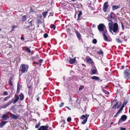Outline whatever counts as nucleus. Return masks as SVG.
<instances>
[{"label":"nucleus","instance_id":"obj_54","mask_svg":"<svg viewBox=\"0 0 130 130\" xmlns=\"http://www.w3.org/2000/svg\"><path fill=\"white\" fill-rule=\"evenodd\" d=\"M38 64V63H37V62H36V61H34L33 62V65H34V64Z\"/></svg>","mask_w":130,"mask_h":130},{"label":"nucleus","instance_id":"obj_47","mask_svg":"<svg viewBox=\"0 0 130 130\" xmlns=\"http://www.w3.org/2000/svg\"><path fill=\"white\" fill-rule=\"evenodd\" d=\"M8 94V92L7 91H4V95H7Z\"/></svg>","mask_w":130,"mask_h":130},{"label":"nucleus","instance_id":"obj_38","mask_svg":"<svg viewBox=\"0 0 130 130\" xmlns=\"http://www.w3.org/2000/svg\"><path fill=\"white\" fill-rule=\"evenodd\" d=\"M97 42V40L95 39H93L92 41V42L94 44H96V43Z\"/></svg>","mask_w":130,"mask_h":130},{"label":"nucleus","instance_id":"obj_28","mask_svg":"<svg viewBox=\"0 0 130 130\" xmlns=\"http://www.w3.org/2000/svg\"><path fill=\"white\" fill-rule=\"evenodd\" d=\"M31 19H29L28 20V21L29 22H28V23L30 25V26H32V23H34V21H34V20H31L30 21Z\"/></svg>","mask_w":130,"mask_h":130},{"label":"nucleus","instance_id":"obj_50","mask_svg":"<svg viewBox=\"0 0 130 130\" xmlns=\"http://www.w3.org/2000/svg\"><path fill=\"white\" fill-rule=\"evenodd\" d=\"M37 23L39 24H40L41 23V22L40 20H38Z\"/></svg>","mask_w":130,"mask_h":130},{"label":"nucleus","instance_id":"obj_14","mask_svg":"<svg viewBox=\"0 0 130 130\" xmlns=\"http://www.w3.org/2000/svg\"><path fill=\"white\" fill-rule=\"evenodd\" d=\"M109 21L110 22L108 23L109 28V31L111 32V29H112V27H113L112 22L111 20H109Z\"/></svg>","mask_w":130,"mask_h":130},{"label":"nucleus","instance_id":"obj_49","mask_svg":"<svg viewBox=\"0 0 130 130\" xmlns=\"http://www.w3.org/2000/svg\"><path fill=\"white\" fill-rule=\"evenodd\" d=\"M83 88V86H81L79 88V90H82Z\"/></svg>","mask_w":130,"mask_h":130},{"label":"nucleus","instance_id":"obj_24","mask_svg":"<svg viewBox=\"0 0 130 130\" xmlns=\"http://www.w3.org/2000/svg\"><path fill=\"white\" fill-rule=\"evenodd\" d=\"M20 97V100H22L24 98V95L22 93H21L18 96Z\"/></svg>","mask_w":130,"mask_h":130},{"label":"nucleus","instance_id":"obj_33","mask_svg":"<svg viewBox=\"0 0 130 130\" xmlns=\"http://www.w3.org/2000/svg\"><path fill=\"white\" fill-rule=\"evenodd\" d=\"M48 12L45 11L43 12L42 15L44 18H45Z\"/></svg>","mask_w":130,"mask_h":130},{"label":"nucleus","instance_id":"obj_9","mask_svg":"<svg viewBox=\"0 0 130 130\" xmlns=\"http://www.w3.org/2000/svg\"><path fill=\"white\" fill-rule=\"evenodd\" d=\"M12 103V100H10L7 103L1 106V108H6Z\"/></svg>","mask_w":130,"mask_h":130},{"label":"nucleus","instance_id":"obj_19","mask_svg":"<svg viewBox=\"0 0 130 130\" xmlns=\"http://www.w3.org/2000/svg\"><path fill=\"white\" fill-rule=\"evenodd\" d=\"M13 79V77L12 76H11L9 79V81L8 82L9 84L12 86H13V84L12 83V82H13V81H12Z\"/></svg>","mask_w":130,"mask_h":130},{"label":"nucleus","instance_id":"obj_32","mask_svg":"<svg viewBox=\"0 0 130 130\" xmlns=\"http://www.w3.org/2000/svg\"><path fill=\"white\" fill-rule=\"evenodd\" d=\"M102 91L105 94H109V93L107 90L104 89H102Z\"/></svg>","mask_w":130,"mask_h":130},{"label":"nucleus","instance_id":"obj_26","mask_svg":"<svg viewBox=\"0 0 130 130\" xmlns=\"http://www.w3.org/2000/svg\"><path fill=\"white\" fill-rule=\"evenodd\" d=\"M91 78L94 80H98L99 81L100 79V78L99 77L95 76H94L92 77H91Z\"/></svg>","mask_w":130,"mask_h":130},{"label":"nucleus","instance_id":"obj_10","mask_svg":"<svg viewBox=\"0 0 130 130\" xmlns=\"http://www.w3.org/2000/svg\"><path fill=\"white\" fill-rule=\"evenodd\" d=\"M14 98V99L12 100V103L13 104H15L18 101V100L19 99V98L18 95L17 94H16L15 95Z\"/></svg>","mask_w":130,"mask_h":130},{"label":"nucleus","instance_id":"obj_22","mask_svg":"<svg viewBox=\"0 0 130 130\" xmlns=\"http://www.w3.org/2000/svg\"><path fill=\"white\" fill-rule=\"evenodd\" d=\"M7 121H3L0 123V127H2L3 126L5 125L7 123Z\"/></svg>","mask_w":130,"mask_h":130},{"label":"nucleus","instance_id":"obj_63","mask_svg":"<svg viewBox=\"0 0 130 130\" xmlns=\"http://www.w3.org/2000/svg\"><path fill=\"white\" fill-rule=\"evenodd\" d=\"M70 99H69V100L70 101H72V99H71V96H70Z\"/></svg>","mask_w":130,"mask_h":130},{"label":"nucleus","instance_id":"obj_51","mask_svg":"<svg viewBox=\"0 0 130 130\" xmlns=\"http://www.w3.org/2000/svg\"><path fill=\"white\" fill-rule=\"evenodd\" d=\"M61 123H62L63 124L64 123H66L65 122V121L64 120H62L61 122Z\"/></svg>","mask_w":130,"mask_h":130},{"label":"nucleus","instance_id":"obj_35","mask_svg":"<svg viewBox=\"0 0 130 130\" xmlns=\"http://www.w3.org/2000/svg\"><path fill=\"white\" fill-rule=\"evenodd\" d=\"M86 118V115H82V116H81L80 117V119H84L85 118Z\"/></svg>","mask_w":130,"mask_h":130},{"label":"nucleus","instance_id":"obj_58","mask_svg":"<svg viewBox=\"0 0 130 130\" xmlns=\"http://www.w3.org/2000/svg\"><path fill=\"white\" fill-rule=\"evenodd\" d=\"M128 2V4L129 7H130V0H129V1H127Z\"/></svg>","mask_w":130,"mask_h":130},{"label":"nucleus","instance_id":"obj_43","mask_svg":"<svg viewBox=\"0 0 130 130\" xmlns=\"http://www.w3.org/2000/svg\"><path fill=\"white\" fill-rule=\"evenodd\" d=\"M128 102V100L126 99L125 100H124L123 103L125 105H126L127 103Z\"/></svg>","mask_w":130,"mask_h":130},{"label":"nucleus","instance_id":"obj_57","mask_svg":"<svg viewBox=\"0 0 130 130\" xmlns=\"http://www.w3.org/2000/svg\"><path fill=\"white\" fill-rule=\"evenodd\" d=\"M39 95H38V96H36L37 97H38V98H37V100L39 101V97L38 96Z\"/></svg>","mask_w":130,"mask_h":130},{"label":"nucleus","instance_id":"obj_29","mask_svg":"<svg viewBox=\"0 0 130 130\" xmlns=\"http://www.w3.org/2000/svg\"><path fill=\"white\" fill-rule=\"evenodd\" d=\"M19 85H20V84L19 83H18L17 88V92H16L17 93V94H18V95L20 91V88L19 86Z\"/></svg>","mask_w":130,"mask_h":130},{"label":"nucleus","instance_id":"obj_64","mask_svg":"<svg viewBox=\"0 0 130 130\" xmlns=\"http://www.w3.org/2000/svg\"><path fill=\"white\" fill-rule=\"evenodd\" d=\"M123 108H122L121 107L119 109H120V110H123Z\"/></svg>","mask_w":130,"mask_h":130},{"label":"nucleus","instance_id":"obj_8","mask_svg":"<svg viewBox=\"0 0 130 130\" xmlns=\"http://www.w3.org/2000/svg\"><path fill=\"white\" fill-rule=\"evenodd\" d=\"M48 125L47 124L45 126H41L37 130H48Z\"/></svg>","mask_w":130,"mask_h":130},{"label":"nucleus","instance_id":"obj_21","mask_svg":"<svg viewBox=\"0 0 130 130\" xmlns=\"http://www.w3.org/2000/svg\"><path fill=\"white\" fill-rule=\"evenodd\" d=\"M98 72L96 68H95V69H93L91 70V74H96V73Z\"/></svg>","mask_w":130,"mask_h":130},{"label":"nucleus","instance_id":"obj_23","mask_svg":"<svg viewBox=\"0 0 130 130\" xmlns=\"http://www.w3.org/2000/svg\"><path fill=\"white\" fill-rule=\"evenodd\" d=\"M70 59L69 60V62L70 64H72L75 62V58L72 59H71L70 58H69Z\"/></svg>","mask_w":130,"mask_h":130},{"label":"nucleus","instance_id":"obj_36","mask_svg":"<svg viewBox=\"0 0 130 130\" xmlns=\"http://www.w3.org/2000/svg\"><path fill=\"white\" fill-rule=\"evenodd\" d=\"M17 27V26H16L14 25L12 27V28L10 32H11L14 30V28H16Z\"/></svg>","mask_w":130,"mask_h":130},{"label":"nucleus","instance_id":"obj_17","mask_svg":"<svg viewBox=\"0 0 130 130\" xmlns=\"http://www.w3.org/2000/svg\"><path fill=\"white\" fill-rule=\"evenodd\" d=\"M106 31H105L104 32H102V34L103 36L104 40L106 41H108V38L106 35Z\"/></svg>","mask_w":130,"mask_h":130},{"label":"nucleus","instance_id":"obj_41","mask_svg":"<svg viewBox=\"0 0 130 130\" xmlns=\"http://www.w3.org/2000/svg\"><path fill=\"white\" fill-rule=\"evenodd\" d=\"M121 25L122 28V29L123 30H124V25H123V23L122 22H121Z\"/></svg>","mask_w":130,"mask_h":130},{"label":"nucleus","instance_id":"obj_20","mask_svg":"<svg viewBox=\"0 0 130 130\" xmlns=\"http://www.w3.org/2000/svg\"><path fill=\"white\" fill-rule=\"evenodd\" d=\"M120 5H114L112 6V9L113 11L120 8Z\"/></svg>","mask_w":130,"mask_h":130},{"label":"nucleus","instance_id":"obj_40","mask_svg":"<svg viewBox=\"0 0 130 130\" xmlns=\"http://www.w3.org/2000/svg\"><path fill=\"white\" fill-rule=\"evenodd\" d=\"M67 121L68 122H70L71 120V117H68V118L67 120Z\"/></svg>","mask_w":130,"mask_h":130},{"label":"nucleus","instance_id":"obj_7","mask_svg":"<svg viewBox=\"0 0 130 130\" xmlns=\"http://www.w3.org/2000/svg\"><path fill=\"white\" fill-rule=\"evenodd\" d=\"M108 7V2H105L104 4L103 7V11L105 12H106L107 11Z\"/></svg>","mask_w":130,"mask_h":130},{"label":"nucleus","instance_id":"obj_25","mask_svg":"<svg viewBox=\"0 0 130 130\" xmlns=\"http://www.w3.org/2000/svg\"><path fill=\"white\" fill-rule=\"evenodd\" d=\"M82 15V13L81 11H79L78 15V17L77 20H80L81 18L80 17V16Z\"/></svg>","mask_w":130,"mask_h":130},{"label":"nucleus","instance_id":"obj_30","mask_svg":"<svg viewBox=\"0 0 130 130\" xmlns=\"http://www.w3.org/2000/svg\"><path fill=\"white\" fill-rule=\"evenodd\" d=\"M10 98V96H7L6 97L4 98L3 100L4 102H5L8 100Z\"/></svg>","mask_w":130,"mask_h":130},{"label":"nucleus","instance_id":"obj_5","mask_svg":"<svg viewBox=\"0 0 130 130\" xmlns=\"http://www.w3.org/2000/svg\"><path fill=\"white\" fill-rule=\"evenodd\" d=\"M112 29L111 31L112 30L115 33L117 32L118 31L119 29L117 23H115L114 24Z\"/></svg>","mask_w":130,"mask_h":130},{"label":"nucleus","instance_id":"obj_46","mask_svg":"<svg viewBox=\"0 0 130 130\" xmlns=\"http://www.w3.org/2000/svg\"><path fill=\"white\" fill-rule=\"evenodd\" d=\"M55 26L54 25L52 24L51 25V28H53L54 29H55Z\"/></svg>","mask_w":130,"mask_h":130},{"label":"nucleus","instance_id":"obj_2","mask_svg":"<svg viewBox=\"0 0 130 130\" xmlns=\"http://www.w3.org/2000/svg\"><path fill=\"white\" fill-rule=\"evenodd\" d=\"M124 76L125 79L128 80L130 78V73L129 70L127 69L124 70L123 72Z\"/></svg>","mask_w":130,"mask_h":130},{"label":"nucleus","instance_id":"obj_53","mask_svg":"<svg viewBox=\"0 0 130 130\" xmlns=\"http://www.w3.org/2000/svg\"><path fill=\"white\" fill-rule=\"evenodd\" d=\"M43 61V59H40V60H39V62H40V65L41 64V63Z\"/></svg>","mask_w":130,"mask_h":130},{"label":"nucleus","instance_id":"obj_18","mask_svg":"<svg viewBox=\"0 0 130 130\" xmlns=\"http://www.w3.org/2000/svg\"><path fill=\"white\" fill-rule=\"evenodd\" d=\"M89 115H87V114H86V118L82 122V124H84L86 123L87 121L88 118L89 117Z\"/></svg>","mask_w":130,"mask_h":130},{"label":"nucleus","instance_id":"obj_39","mask_svg":"<svg viewBox=\"0 0 130 130\" xmlns=\"http://www.w3.org/2000/svg\"><path fill=\"white\" fill-rule=\"evenodd\" d=\"M97 53L100 54H103V52L101 49V50L99 52H98Z\"/></svg>","mask_w":130,"mask_h":130},{"label":"nucleus","instance_id":"obj_27","mask_svg":"<svg viewBox=\"0 0 130 130\" xmlns=\"http://www.w3.org/2000/svg\"><path fill=\"white\" fill-rule=\"evenodd\" d=\"M24 48H25V50L26 52L29 53H31V50L30 49L28 48V47H24Z\"/></svg>","mask_w":130,"mask_h":130},{"label":"nucleus","instance_id":"obj_6","mask_svg":"<svg viewBox=\"0 0 130 130\" xmlns=\"http://www.w3.org/2000/svg\"><path fill=\"white\" fill-rule=\"evenodd\" d=\"M127 116L125 115H122L118 122V124H120L122 121H125L127 118Z\"/></svg>","mask_w":130,"mask_h":130},{"label":"nucleus","instance_id":"obj_59","mask_svg":"<svg viewBox=\"0 0 130 130\" xmlns=\"http://www.w3.org/2000/svg\"><path fill=\"white\" fill-rule=\"evenodd\" d=\"M67 31L68 32H69L70 31H71L70 29V28L68 29H67Z\"/></svg>","mask_w":130,"mask_h":130},{"label":"nucleus","instance_id":"obj_13","mask_svg":"<svg viewBox=\"0 0 130 130\" xmlns=\"http://www.w3.org/2000/svg\"><path fill=\"white\" fill-rule=\"evenodd\" d=\"M86 60L87 62L89 64H91L92 65L94 64V63L92 59L91 58H88L86 59Z\"/></svg>","mask_w":130,"mask_h":130},{"label":"nucleus","instance_id":"obj_60","mask_svg":"<svg viewBox=\"0 0 130 130\" xmlns=\"http://www.w3.org/2000/svg\"><path fill=\"white\" fill-rule=\"evenodd\" d=\"M66 107L68 108L69 110H71V109L68 106H66Z\"/></svg>","mask_w":130,"mask_h":130},{"label":"nucleus","instance_id":"obj_12","mask_svg":"<svg viewBox=\"0 0 130 130\" xmlns=\"http://www.w3.org/2000/svg\"><path fill=\"white\" fill-rule=\"evenodd\" d=\"M10 117L12 119H17L19 118V117L18 116L12 113H10Z\"/></svg>","mask_w":130,"mask_h":130},{"label":"nucleus","instance_id":"obj_44","mask_svg":"<svg viewBox=\"0 0 130 130\" xmlns=\"http://www.w3.org/2000/svg\"><path fill=\"white\" fill-rule=\"evenodd\" d=\"M113 12H111L110 13V17L111 19L113 18Z\"/></svg>","mask_w":130,"mask_h":130},{"label":"nucleus","instance_id":"obj_55","mask_svg":"<svg viewBox=\"0 0 130 130\" xmlns=\"http://www.w3.org/2000/svg\"><path fill=\"white\" fill-rule=\"evenodd\" d=\"M122 110H120V109H119L118 110L117 112H118V113H120L121 112Z\"/></svg>","mask_w":130,"mask_h":130},{"label":"nucleus","instance_id":"obj_3","mask_svg":"<svg viewBox=\"0 0 130 130\" xmlns=\"http://www.w3.org/2000/svg\"><path fill=\"white\" fill-rule=\"evenodd\" d=\"M21 67L22 73H25L27 72L28 68V66L27 65L23 64L21 65Z\"/></svg>","mask_w":130,"mask_h":130},{"label":"nucleus","instance_id":"obj_11","mask_svg":"<svg viewBox=\"0 0 130 130\" xmlns=\"http://www.w3.org/2000/svg\"><path fill=\"white\" fill-rule=\"evenodd\" d=\"M121 105V101H119L118 102H117L116 104L114 105L112 107V108L116 109V107L117 108H119Z\"/></svg>","mask_w":130,"mask_h":130},{"label":"nucleus","instance_id":"obj_62","mask_svg":"<svg viewBox=\"0 0 130 130\" xmlns=\"http://www.w3.org/2000/svg\"><path fill=\"white\" fill-rule=\"evenodd\" d=\"M124 105H125V104H124V103H123V104L122 105V106H121V107L123 108L124 107Z\"/></svg>","mask_w":130,"mask_h":130},{"label":"nucleus","instance_id":"obj_56","mask_svg":"<svg viewBox=\"0 0 130 130\" xmlns=\"http://www.w3.org/2000/svg\"><path fill=\"white\" fill-rule=\"evenodd\" d=\"M79 100L78 99H77L76 100V102L79 104Z\"/></svg>","mask_w":130,"mask_h":130},{"label":"nucleus","instance_id":"obj_16","mask_svg":"<svg viewBox=\"0 0 130 130\" xmlns=\"http://www.w3.org/2000/svg\"><path fill=\"white\" fill-rule=\"evenodd\" d=\"M2 120H6L9 119V117L7 115L4 114L3 115L2 117Z\"/></svg>","mask_w":130,"mask_h":130},{"label":"nucleus","instance_id":"obj_31","mask_svg":"<svg viewBox=\"0 0 130 130\" xmlns=\"http://www.w3.org/2000/svg\"><path fill=\"white\" fill-rule=\"evenodd\" d=\"M22 19L23 22H24L26 20V15H24L22 18Z\"/></svg>","mask_w":130,"mask_h":130},{"label":"nucleus","instance_id":"obj_45","mask_svg":"<svg viewBox=\"0 0 130 130\" xmlns=\"http://www.w3.org/2000/svg\"><path fill=\"white\" fill-rule=\"evenodd\" d=\"M64 103L63 102H61V104L59 105L60 107H61L64 105Z\"/></svg>","mask_w":130,"mask_h":130},{"label":"nucleus","instance_id":"obj_15","mask_svg":"<svg viewBox=\"0 0 130 130\" xmlns=\"http://www.w3.org/2000/svg\"><path fill=\"white\" fill-rule=\"evenodd\" d=\"M75 32L77 35V38L79 40H80L82 39L80 34L79 33L76 29H75Z\"/></svg>","mask_w":130,"mask_h":130},{"label":"nucleus","instance_id":"obj_1","mask_svg":"<svg viewBox=\"0 0 130 130\" xmlns=\"http://www.w3.org/2000/svg\"><path fill=\"white\" fill-rule=\"evenodd\" d=\"M31 80V78L30 79H27L26 81L28 88V93L29 95H31L32 92V89L31 88L33 86V84L32 83L30 84Z\"/></svg>","mask_w":130,"mask_h":130},{"label":"nucleus","instance_id":"obj_34","mask_svg":"<svg viewBox=\"0 0 130 130\" xmlns=\"http://www.w3.org/2000/svg\"><path fill=\"white\" fill-rule=\"evenodd\" d=\"M41 124V123L40 122H39L35 126V128H38L40 126Z\"/></svg>","mask_w":130,"mask_h":130},{"label":"nucleus","instance_id":"obj_42","mask_svg":"<svg viewBox=\"0 0 130 130\" xmlns=\"http://www.w3.org/2000/svg\"><path fill=\"white\" fill-rule=\"evenodd\" d=\"M48 36V35L47 34L45 33L44 35V38H47Z\"/></svg>","mask_w":130,"mask_h":130},{"label":"nucleus","instance_id":"obj_61","mask_svg":"<svg viewBox=\"0 0 130 130\" xmlns=\"http://www.w3.org/2000/svg\"><path fill=\"white\" fill-rule=\"evenodd\" d=\"M30 27V26L29 25V26H26V27H25V28H29Z\"/></svg>","mask_w":130,"mask_h":130},{"label":"nucleus","instance_id":"obj_52","mask_svg":"<svg viewBox=\"0 0 130 130\" xmlns=\"http://www.w3.org/2000/svg\"><path fill=\"white\" fill-rule=\"evenodd\" d=\"M126 128H123V127H121L120 128L121 130H125Z\"/></svg>","mask_w":130,"mask_h":130},{"label":"nucleus","instance_id":"obj_37","mask_svg":"<svg viewBox=\"0 0 130 130\" xmlns=\"http://www.w3.org/2000/svg\"><path fill=\"white\" fill-rule=\"evenodd\" d=\"M116 41L118 43H122V41L120 40L118 38L116 39Z\"/></svg>","mask_w":130,"mask_h":130},{"label":"nucleus","instance_id":"obj_4","mask_svg":"<svg viewBox=\"0 0 130 130\" xmlns=\"http://www.w3.org/2000/svg\"><path fill=\"white\" fill-rule=\"evenodd\" d=\"M104 25L102 23L100 24L98 26V28L100 32H104V28H105Z\"/></svg>","mask_w":130,"mask_h":130},{"label":"nucleus","instance_id":"obj_48","mask_svg":"<svg viewBox=\"0 0 130 130\" xmlns=\"http://www.w3.org/2000/svg\"><path fill=\"white\" fill-rule=\"evenodd\" d=\"M23 35H22V37L20 38L21 40L23 41L24 40V38L23 37Z\"/></svg>","mask_w":130,"mask_h":130}]
</instances>
